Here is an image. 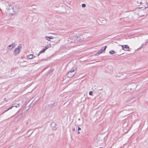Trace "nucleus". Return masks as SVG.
<instances>
[{
  "mask_svg": "<svg viewBox=\"0 0 148 148\" xmlns=\"http://www.w3.org/2000/svg\"><path fill=\"white\" fill-rule=\"evenodd\" d=\"M22 48V46L20 44L16 48L14 51V54L15 55L18 54L20 51V50Z\"/></svg>",
  "mask_w": 148,
  "mask_h": 148,
  "instance_id": "obj_1",
  "label": "nucleus"
},
{
  "mask_svg": "<svg viewBox=\"0 0 148 148\" xmlns=\"http://www.w3.org/2000/svg\"><path fill=\"white\" fill-rule=\"evenodd\" d=\"M120 46H121L122 47V49L123 50L125 51H129L130 47L127 45H119Z\"/></svg>",
  "mask_w": 148,
  "mask_h": 148,
  "instance_id": "obj_2",
  "label": "nucleus"
},
{
  "mask_svg": "<svg viewBox=\"0 0 148 148\" xmlns=\"http://www.w3.org/2000/svg\"><path fill=\"white\" fill-rule=\"evenodd\" d=\"M6 9L8 11V13H9V14H11L12 13L11 12H9L8 11L10 10L12 12L14 10L12 6L10 5H9L7 7Z\"/></svg>",
  "mask_w": 148,
  "mask_h": 148,
  "instance_id": "obj_3",
  "label": "nucleus"
},
{
  "mask_svg": "<svg viewBox=\"0 0 148 148\" xmlns=\"http://www.w3.org/2000/svg\"><path fill=\"white\" fill-rule=\"evenodd\" d=\"M75 38H76V40L78 41H82L83 40V38L81 36H74Z\"/></svg>",
  "mask_w": 148,
  "mask_h": 148,
  "instance_id": "obj_4",
  "label": "nucleus"
},
{
  "mask_svg": "<svg viewBox=\"0 0 148 148\" xmlns=\"http://www.w3.org/2000/svg\"><path fill=\"white\" fill-rule=\"evenodd\" d=\"M75 73V72L74 73V72H71V71H69L67 74V76L69 77H71L74 75Z\"/></svg>",
  "mask_w": 148,
  "mask_h": 148,
  "instance_id": "obj_5",
  "label": "nucleus"
},
{
  "mask_svg": "<svg viewBox=\"0 0 148 148\" xmlns=\"http://www.w3.org/2000/svg\"><path fill=\"white\" fill-rule=\"evenodd\" d=\"M35 56L32 54H29L27 56V58L28 59H32L33 58H35Z\"/></svg>",
  "mask_w": 148,
  "mask_h": 148,
  "instance_id": "obj_6",
  "label": "nucleus"
},
{
  "mask_svg": "<svg viewBox=\"0 0 148 148\" xmlns=\"http://www.w3.org/2000/svg\"><path fill=\"white\" fill-rule=\"evenodd\" d=\"M56 103V102H54L53 103H52L50 104H48L47 106L48 107L50 108H51L55 106V104Z\"/></svg>",
  "mask_w": 148,
  "mask_h": 148,
  "instance_id": "obj_7",
  "label": "nucleus"
},
{
  "mask_svg": "<svg viewBox=\"0 0 148 148\" xmlns=\"http://www.w3.org/2000/svg\"><path fill=\"white\" fill-rule=\"evenodd\" d=\"M134 99V98H133L130 99H128L126 101V102H130V103H132L133 101H135Z\"/></svg>",
  "mask_w": 148,
  "mask_h": 148,
  "instance_id": "obj_8",
  "label": "nucleus"
},
{
  "mask_svg": "<svg viewBox=\"0 0 148 148\" xmlns=\"http://www.w3.org/2000/svg\"><path fill=\"white\" fill-rule=\"evenodd\" d=\"M46 39L48 40V41H50L49 40V39H53L54 38V37L53 36H45Z\"/></svg>",
  "mask_w": 148,
  "mask_h": 148,
  "instance_id": "obj_9",
  "label": "nucleus"
},
{
  "mask_svg": "<svg viewBox=\"0 0 148 148\" xmlns=\"http://www.w3.org/2000/svg\"><path fill=\"white\" fill-rule=\"evenodd\" d=\"M103 48V47H102L100 50L96 54H95V55L96 56H98L100 54L102 53Z\"/></svg>",
  "mask_w": 148,
  "mask_h": 148,
  "instance_id": "obj_10",
  "label": "nucleus"
},
{
  "mask_svg": "<svg viewBox=\"0 0 148 148\" xmlns=\"http://www.w3.org/2000/svg\"><path fill=\"white\" fill-rule=\"evenodd\" d=\"M15 47V44L14 43H12L11 45H8V47H11V49H12L14 48Z\"/></svg>",
  "mask_w": 148,
  "mask_h": 148,
  "instance_id": "obj_11",
  "label": "nucleus"
},
{
  "mask_svg": "<svg viewBox=\"0 0 148 148\" xmlns=\"http://www.w3.org/2000/svg\"><path fill=\"white\" fill-rule=\"evenodd\" d=\"M51 47V45L50 44H49L47 46L45 47V48L44 49L45 50L47 49H48L49 48Z\"/></svg>",
  "mask_w": 148,
  "mask_h": 148,
  "instance_id": "obj_12",
  "label": "nucleus"
},
{
  "mask_svg": "<svg viewBox=\"0 0 148 148\" xmlns=\"http://www.w3.org/2000/svg\"><path fill=\"white\" fill-rule=\"evenodd\" d=\"M69 71H71V72H74V73L75 72V73H76L77 72V70H76V68H73V69Z\"/></svg>",
  "mask_w": 148,
  "mask_h": 148,
  "instance_id": "obj_13",
  "label": "nucleus"
},
{
  "mask_svg": "<svg viewBox=\"0 0 148 148\" xmlns=\"http://www.w3.org/2000/svg\"><path fill=\"white\" fill-rule=\"evenodd\" d=\"M45 50H46L44 49L43 50H42V51H40L39 52L38 54V55H37L38 56L40 55V54L44 52Z\"/></svg>",
  "mask_w": 148,
  "mask_h": 148,
  "instance_id": "obj_14",
  "label": "nucleus"
},
{
  "mask_svg": "<svg viewBox=\"0 0 148 148\" xmlns=\"http://www.w3.org/2000/svg\"><path fill=\"white\" fill-rule=\"evenodd\" d=\"M109 53H110L112 54L115 53L116 52L114 50H112L110 51H109Z\"/></svg>",
  "mask_w": 148,
  "mask_h": 148,
  "instance_id": "obj_15",
  "label": "nucleus"
},
{
  "mask_svg": "<svg viewBox=\"0 0 148 148\" xmlns=\"http://www.w3.org/2000/svg\"><path fill=\"white\" fill-rule=\"evenodd\" d=\"M107 47L106 46H105L104 47H103V48L102 52L105 51Z\"/></svg>",
  "mask_w": 148,
  "mask_h": 148,
  "instance_id": "obj_16",
  "label": "nucleus"
},
{
  "mask_svg": "<svg viewBox=\"0 0 148 148\" xmlns=\"http://www.w3.org/2000/svg\"><path fill=\"white\" fill-rule=\"evenodd\" d=\"M82 7L83 8H84L86 6V5L84 3H83L82 5Z\"/></svg>",
  "mask_w": 148,
  "mask_h": 148,
  "instance_id": "obj_17",
  "label": "nucleus"
},
{
  "mask_svg": "<svg viewBox=\"0 0 148 148\" xmlns=\"http://www.w3.org/2000/svg\"><path fill=\"white\" fill-rule=\"evenodd\" d=\"M93 94L92 92V91H90L89 92V95H92Z\"/></svg>",
  "mask_w": 148,
  "mask_h": 148,
  "instance_id": "obj_18",
  "label": "nucleus"
},
{
  "mask_svg": "<svg viewBox=\"0 0 148 148\" xmlns=\"http://www.w3.org/2000/svg\"><path fill=\"white\" fill-rule=\"evenodd\" d=\"M14 107H15L16 108L18 107H19V104H17L16 105L14 106Z\"/></svg>",
  "mask_w": 148,
  "mask_h": 148,
  "instance_id": "obj_19",
  "label": "nucleus"
},
{
  "mask_svg": "<svg viewBox=\"0 0 148 148\" xmlns=\"http://www.w3.org/2000/svg\"><path fill=\"white\" fill-rule=\"evenodd\" d=\"M14 107V106H11V107H10V108H8V110H10L12 108Z\"/></svg>",
  "mask_w": 148,
  "mask_h": 148,
  "instance_id": "obj_20",
  "label": "nucleus"
},
{
  "mask_svg": "<svg viewBox=\"0 0 148 148\" xmlns=\"http://www.w3.org/2000/svg\"><path fill=\"white\" fill-rule=\"evenodd\" d=\"M9 110H8V109L7 110H5L4 111L3 113H2V114H4L5 112H6L7 111H8Z\"/></svg>",
  "mask_w": 148,
  "mask_h": 148,
  "instance_id": "obj_21",
  "label": "nucleus"
},
{
  "mask_svg": "<svg viewBox=\"0 0 148 148\" xmlns=\"http://www.w3.org/2000/svg\"><path fill=\"white\" fill-rule=\"evenodd\" d=\"M9 110H8V109L7 110H5L4 111L3 113H2V114H4L5 112H6L7 111H8Z\"/></svg>",
  "mask_w": 148,
  "mask_h": 148,
  "instance_id": "obj_22",
  "label": "nucleus"
},
{
  "mask_svg": "<svg viewBox=\"0 0 148 148\" xmlns=\"http://www.w3.org/2000/svg\"><path fill=\"white\" fill-rule=\"evenodd\" d=\"M81 130V128L80 127H78V130L79 131V130Z\"/></svg>",
  "mask_w": 148,
  "mask_h": 148,
  "instance_id": "obj_23",
  "label": "nucleus"
},
{
  "mask_svg": "<svg viewBox=\"0 0 148 148\" xmlns=\"http://www.w3.org/2000/svg\"><path fill=\"white\" fill-rule=\"evenodd\" d=\"M143 45H143V44H142L141 45V46H140V47L139 48H142V47H143Z\"/></svg>",
  "mask_w": 148,
  "mask_h": 148,
  "instance_id": "obj_24",
  "label": "nucleus"
},
{
  "mask_svg": "<svg viewBox=\"0 0 148 148\" xmlns=\"http://www.w3.org/2000/svg\"><path fill=\"white\" fill-rule=\"evenodd\" d=\"M73 132H74L75 131V128H73Z\"/></svg>",
  "mask_w": 148,
  "mask_h": 148,
  "instance_id": "obj_25",
  "label": "nucleus"
},
{
  "mask_svg": "<svg viewBox=\"0 0 148 148\" xmlns=\"http://www.w3.org/2000/svg\"><path fill=\"white\" fill-rule=\"evenodd\" d=\"M77 134H80V132H79V131H78V130Z\"/></svg>",
  "mask_w": 148,
  "mask_h": 148,
  "instance_id": "obj_26",
  "label": "nucleus"
},
{
  "mask_svg": "<svg viewBox=\"0 0 148 148\" xmlns=\"http://www.w3.org/2000/svg\"><path fill=\"white\" fill-rule=\"evenodd\" d=\"M147 7H148V5H147V7H145V9H146V8H147Z\"/></svg>",
  "mask_w": 148,
  "mask_h": 148,
  "instance_id": "obj_27",
  "label": "nucleus"
},
{
  "mask_svg": "<svg viewBox=\"0 0 148 148\" xmlns=\"http://www.w3.org/2000/svg\"><path fill=\"white\" fill-rule=\"evenodd\" d=\"M33 132H32V133H31V134H30V135H31L33 133Z\"/></svg>",
  "mask_w": 148,
  "mask_h": 148,
  "instance_id": "obj_28",
  "label": "nucleus"
},
{
  "mask_svg": "<svg viewBox=\"0 0 148 148\" xmlns=\"http://www.w3.org/2000/svg\"><path fill=\"white\" fill-rule=\"evenodd\" d=\"M5 99H6V98H4V100H5Z\"/></svg>",
  "mask_w": 148,
  "mask_h": 148,
  "instance_id": "obj_29",
  "label": "nucleus"
},
{
  "mask_svg": "<svg viewBox=\"0 0 148 148\" xmlns=\"http://www.w3.org/2000/svg\"><path fill=\"white\" fill-rule=\"evenodd\" d=\"M30 131V130H29L28 131V132H29Z\"/></svg>",
  "mask_w": 148,
  "mask_h": 148,
  "instance_id": "obj_30",
  "label": "nucleus"
},
{
  "mask_svg": "<svg viewBox=\"0 0 148 148\" xmlns=\"http://www.w3.org/2000/svg\"><path fill=\"white\" fill-rule=\"evenodd\" d=\"M18 10H16V11H18Z\"/></svg>",
  "mask_w": 148,
  "mask_h": 148,
  "instance_id": "obj_31",
  "label": "nucleus"
},
{
  "mask_svg": "<svg viewBox=\"0 0 148 148\" xmlns=\"http://www.w3.org/2000/svg\"><path fill=\"white\" fill-rule=\"evenodd\" d=\"M99 148H103V147H99Z\"/></svg>",
  "mask_w": 148,
  "mask_h": 148,
  "instance_id": "obj_32",
  "label": "nucleus"
},
{
  "mask_svg": "<svg viewBox=\"0 0 148 148\" xmlns=\"http://www.w3.org/2000/svg\"><path fill=\"white\" fill-rule=\"evenodd\" d=\"M1 78V77H0V78Z\"/></svg>",
  "mask_w": 148,
  "mask_h": 148,
  "instance_id": "obj_33",
  "label": "nucleus"
}]
</instances>
